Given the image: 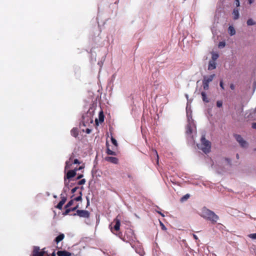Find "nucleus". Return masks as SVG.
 <instances>
[{"instance_id":"f257e3e1","label":"nucleus","mask_w":256,"mask_h":256,"mask_svg":"<svg viewBox=\"0 0 256 256\" xmlns=\"http://www.w3.org/2000/svg\"><path fill=\"white\" fill-rule=\"evenodd\" d=\"M202 216L210 220L213 224L216 223L218 219V216L214 212L207 208L203 209Z\"/></svg>"},{"instance_id":"f03ea898","label":"nucleus","mask_w":256,"mask_h":256,"mask_svg":"<svg viewBox=\"0 0 256 256\" xmlns=\"http://www.w3.org/2000/svg\"><path fill=\"white\" fill-rule=\"evenodd\" d=\"M201 144L200 146H198V148L202 150L205 154H208L210 151L211 143L206 140L205 138V135H202L201 138Z\"/></svg>"},{"instance_id":"7ed1b4c3","label":"nucleus","mask_w":256,"mask_h":256,"mask_svg":"<svg viewBox=\"0 0 256 256\" xmlns=\"http://www.w3.org/2000/svg\"><path fill=\"white\" fill-rule=\"evenodd\" d=\"M215 74H212L210 76H204L202 80V86L205 90L209 89V83L212 82L215 77Z\"/></svg>"},{"instance_id":"20e7f679","label":"nucleus","mask_w":256,"mask_h":256,"mask_svg":"<svg viewBox=\"0 0 256 256\" xmlns=\"http://www.w3.org/2000/svg\"><path fill=\"white\" fill-rule=\"evenodd\" d=\"M45 254H46L47 256H49V255L46 253V251H45L44 248L40 251V248L38 246H34L32 256H44Z\"/></svg>"},{"instance_id":"39448f33","label":"nucleus","mask_w":256,"mask_h":256,"mask_svg":"<svg viewBox=\"0 0 256 256\" xmlns=\"http://www.w3.org/2000/svg\"><path fill=\"white\" fill-rule=\"evenodd\" d=\"M74 216H78L80 218H89L90 217V212L86 210H78L76 212L72 214Z\"/></svg>"},{"instance_id":"423d86ee","label":"nucleus","mask_w":256,"mask_h":256,"mask_svg":"<svg viewBox=\"0 0 256 256\" xmlns=\"http://www.w3.org/2000/svg\"><path fill=\"white\" fill-rule=\"evenodd\" d=\"M234 137L242 147L246 148L248 146V142L242 138L240 135L235 134H234Z\"/></svg>"},{"instance_id":"0eeeda50","label":"nucleus","mask_w":256,"mask_h":256,"mask_svg":"<svg viewBox=\"0 0 256 256\" xmlns=\"http://www.w3.org/2000/svg\"><path fill=\"white\" fill-rule=\"evenodd\" d=\"M113 223H114V225L113 228H110V230L112 232L114 233V230L118 231L120 230V218H118V216H116V218L114 219L113 222L111 224L110 226H112Z\"/></svg>"},{"instance_id":"6e6552de","label":"nucleus","mask_w":256,"mask_h":256,"mask_svg":"<svg viewBox=\"0 0 256 256\" xmlns=\"http://www.w3.org/2000/svg\"><path fill=\"white\" fill-rule=\"evenodd\" d=\"M92 122H93V120L91 118H90L89 116H88V114H86V116H82V122L84 126H86L89 123H92Z\"/></svg>"},{"instance_id":"1a4fd4ad","label":"nucleus","mask_w":256,"mask_h":256,"mask_svg":"<svg viewBox=\"0 0 256 256\" xmlns=\"http://www.w3.org/2000/svg\"><path fill=\"white\" fill-rule=\"evenodd\" d=\"M74 154H72L69 158V160L66 162V166L64 167L65 171L71 168V166L72 164V160H73V158H74Z\"/></svg>"},{"instance_id":"9d476101","label":"nucleus","mask_w":256,"mask_h":256,"mask_svg":"<svg viewBox=\"0 0 256 256\" xmlns=\"http://www.w3.org/2000/svg\"><path fill=\"white\" fill-rule=\"evenodd\" d=\"M76 174V170H69L67 172V174L66 176H64V177L67 178L68 180H70V178L75 176Z\"/></svg>"},{"instance_id":"9b49d317","label":"nucleus","mask_w":256,"mask_h":256,"mask_svg":"<svg viewBox=\"0 0 256 256\" xmlns=\"http://www.w3.org/2000/svg\"><path fill=\"white\" fill-rule=\"evenodd\" d=\"M192 122H188V124H187L186 127V134L187 135H191L192 133Z\"/></svg>"},{"instance_id":"f8f14e48","label":"nucleus","mask_w":256,"mask_h":256,"mask_svg":"<svg viewBox=\"0 0 256 256\" xmlns=\"http://www.w3.org/2000/svg\"><path fill=\"white\" fill-rule=\"evenodd\" d=\"M105 160L114 164H117L118 162V158L116 157L106 156L105 158Z\"/></svg>"},{"instance_id":"ddd939ff","label":"nucleus","mask_w":256,"mask_h":256,"mask_svg":"<svg viewBox=\"0 0 256 256\" xmlns=\"http://www.w3.org/2000/svg\"><path fill=\"white\" fill-rule=\"evenodd\" d=\"M216 68V62L214 60H210L208 66V70H214Z\"/></svg>"},{"instance_id":"4468645a","label":"nucleus","mask_w":256,"mask_h":256,"mask_svg":"<svg viewBox=\"0 0 256 256\" xmlns=\"http://www.w3.org/2000/svg\"><path fill=\"white\" fill-rule=\"evenodd\" d=\"M58 256H70L71 254L67 251H58L57 252Z\"/></svg>"},{"instance_id":"2eb2a0df","label":"nucleus","mask_w":256,"mask_h":256,"mask_svg":"<svg viewBox=\"0 0 256 256\" xmlns=\"http://www.w3.org/2000/svg\"><path fill=\"white\" fill-rule=\"evenodd\" d=\"M233 18L234 20L239 18V12L238 9L234 8L232 12Z\"/></svg>"},{"instance_id":"dca6fc26","label":"nucleus","mask_w":256,"mask_h":256,"mask_svg":"<svg viewBox=\"0 0 256 256\" xmlns=\"http://www.w3.org/2000/svg\"><path fill=\"white\" fill-rule=\"evenodd\" d=\"M64 238V235L63 234H61L58 235L54 240V241L56 244H58L59 242L62 241Z\"/></svg>"},{"instance_id":"f3484780","label":"nucleus","mask_w":256,"mask_h":256,"mask_svg":"<svg viewBox=\"0 0 256 256\" xmlns=\"http://www.w3.org/2000/svg\"><path fill=\"white\" fill-rule=\"evenodd\" d=\"M71 134L76 138L78 134V132L77 128H74L70 131Z\"/></svg>"},{"instance_id":"a211bd4d","label":"nucleus","mask_w":256,"mask_h":256,"mask_svg":"<svg viewBox=\"0 0 256 256\" xmlns=\"http://www.w3.org/2000/svg\"><path fill=\"white\" fill-rule=\"evenodd\" d=\"M228 32L229 34L232 36L236 34V30L232 26H230L228 28Z\"/></svg>"},{"instance_id":"6ab92c4d","label":"nucleus","mask_w":256,"mask_h":256,"mask_svg":"<svg viewBox=\"0 0 256 256\" xmlns=\"http://www.w3.org/2000/svg\"><path fill=\"white\" fill-rule=\"evenodd\" d=\"M106 146H107V148H106V153L108 154V155H112V156H116V152L110 150L108 146V142H106Z\"/></svg>"},{"instance_id":"aec40b11","label":"nucleus","mask_w":256,"mask_h":256,"mask_svg":"<svg viewBox=\"0 0 256 256\" xmlns=\"http://www.w3.org/2000/svg\"><path fill=\"white\" fill-rule=\"evenodd\" d=\"M201 95H202V100L204 102H209V100H208V98H207L206 94L205 92H201Z\"/></svg>"},{"instance_id":"412c9836","label":"nucleus","mask_w":256,"mask_h":256,"mask_svg":"<svg viewBox=\"0 0 256 256\" xmlns=\"http://www.w3.org/2000/svg\"><path fill=\"white\" fill-rule=\"evenodd\" d=\"M80 196L73 198L74 200L75 201H80L82 200V192L80 190L79 192Z\"/></svg>"},{"instance_id":"4be33fe9","label":"nucleus","mask_w":256,"mask_h":256,"mask_svg":"<svg viewBox=\"0 0 256 256\" xmlns=\"http://www.w3.org/2000/svg\"><path fill=\"white\" fill-rule=\"evenodd\" d=\"M152 154L154 156H156L157 162H158V154L157 152V151L156 150L152 149Z\"/></svg>"},{"instance_id":"5701e85b","label":"nucleus","mask_w":256,"mask_h":256,"mask_svg":"<svg viewBox=\"0 0 256 256\" xmlns=\"http://www.w3.org/2000/svg\"><path fill=\"white\" fill-rule=\"evenodd\" d=\"M246 23L248 26H252V25H254L256 24V22L252 18L248 19L247 20Z\"/></svg>"},{"instance_id":"b1692460","label":"nucleus","mask_w":256,"mask_h":256,"mask_svg":"<svg viewBox=\"0 0 256 256\" xmlns=\"http://www.w3.org/2000/svg\"><path fill=\"white\" fill-rule=\"evenodd\" d=\"M64 203L63 202V201H60L59 203L56 206V208L59 210H62V206Z\"/></svg>"},{"instance_id":"393cba45","label":"nucleus","mask_w":256,"mask_h":256,"mask_svg":"<svg viewBox=\"0 0 256 256\" xmlns=\"http://www.w3.org/2000/svg\"><path fill=\"white\" fill-rule=\"evenodd\" d=\"M99 120L100 122H104V116L103 114L102 111H101L99 114Z\"/></svg>"},{"instance_id":"a878e982","label":"nucleus","mask_w":256,"mask_h":256,"mask_svg":"<svg viewBox=\"0 0 256 256\" xmlns=\"http://www.w3.org/2000/svg\"><path fill=\"white\" fill-rule=\"evenodd\" d=\"M218 56H219L218 54H212V60H214L215 62V60L218 58Z\"/></svg>"},{"instance_id":"bb28decb","label":"nucleus","mask_w":256,"mask_h":256,"mask_svg":"<svg viewBox=\"0 0 256 256\" xmlns=\"http://www.w3.org/2000/svg\"><path fill=\"white\" fill-rule=\"evenodd\" d=\"M190 198V195L188 194H186L184 196L180 199L181 202H184L188 200Z\"/></svg>"},{"instance_id":"cd10ccee","label":"nucleus","mask_w":256,"mask_h":256,"mask_svg":"<svg viewBox=\"0 0 256 256\" xmlns=\"http://www.w3.org/2000/svg\"><path fill=\"white\" fill-rule=\"evenodd\" d=\"M74 200H70V202H68L66 205L65 206V208H68L69 207H70L71 206H72L73 204V203H74Z\"/></svg>"},{"instance_id":"c85d7f7f","label":"nucleus","mask_w":256,"mask_h":256,"mask_svg":"<svg viewBox=\"0 0 256 256\" xmlns=\"http://www.w3.org/2000/svg\"><path fill=\"white\" fill-rule=\"evenodd\" d=\"M226 46V42H220L218 44V48H222Z\"/></svg>"},{"instance_id":"c756f323","label":"nucleus","mask_w":256,"mask_h":256,"mask_svg":"<svg viewBox=\"0 0 256 256\" xmlns=\"http://www.w3.org/2000/svg\"><path fill=\"white\" fill-rule=\"evenodd\" d=\"M112 142L113 144L114 145L116 146H117L118 143L115 138H114L113 137H112L111 138Z\"/></svg>"},{"instance_id":"7c9ffc66","label":"nucleus","mask_w":256,"mask_h":256,"mask_svg":"<svg viewBox=\"0 0 256 256\" xmlns=\"http://www.w3.org/2000/svg\"><path fill=\"white\" fill-rule=\"evenodd\" d=\"M248 237L252 239H256V233L250 234Z\"/></svg>"},{"instance_id":"2f4dec72","label":"nucleus","mask_w":256,"mask_h":256,"mask_svg":"<svg viewBox=\"0 0 256 256\" xmlns=\"http://www.w3.org/2000/svg\"><path fill=\"white\" fill-rule=\"evenodd\" d=\"M222 100H218L216 102V106L218 108L222 107Z\"/></svg>"},{"instance_id":"473e14b6","label":"nucleus","mask_w":256,"mask_h":256,"mask_svg":"<svg viewBox=\"0 0 256 256\" xmlns=\"http://www.w3.org/2000/svg\"><path fill=\"white\" fill-rule=\"evenodd\" d=\"M70 212V208H66L65 212L63 213L64 215H67L69 214V212Z\"/></svg>"},{"instance_id":"72a5a7b5","label":"nucleus","mask_w":256,"mask_h":256,"mask_svg":"<svg viewBox=\"0 0 256 256\" xmlns=\"http://www.w3.org/2000/svg\"><path fill=\"white\" fill-rule=\"evenodd\" d=\"M85 183H86V180L82 179L78 182V185H82V184H84Z\"/></svg>"},{"instance_id":"f704fd0d","label":"nucleus","mask_w":256,"mask_h":256,"mask_svg":"<svg viewBox=\"0 0 256 256\" xmlns=\"http://www.w3.org/2000/svg\"><path fill=\"white\" fill-rule=\"evenodd\" d=\"M72 164H80V162L78 159H73L72 160Z\"/></svg>"},{"instance_id":"c9c22d12","label":"nucleus","mask_w":256,"mask_h":256,"mask_svg":"<svg viewBox=\"0 0 256 256\" xmlns=\"http://www.w3.org/2000/svg\"><path fill=\"white\" fill-rule=\"evenodd\" d=\"M84 164H83L82 166H80V167L78 168H74V170H76V172L78 170H82L84 169Z\"/></svg>"},{"instance_id":"e433bc0d","label":"nucleus","mask_w":256,"mask_h":256,"mask_svg":"<svg viewBox=\"0 0 256 256\" xmlns=\"http://www.w3.org/2000/svg\"><path fill=\"white\" fill-rule=\"evenodd\" d=\"M66 200V198L64 196H62V194H61V201H63L64 203H65Z\"/></svg>"},{"instance_id":"4c0bfd02","label":"nucleus","mask_w":256,"mask_h":256,"mask_svg":"<svg viewBox=\"0 0 256 256\" xmlns=\"http://www.w3.org/2000/svg\"><path fill=\"white\" fill-rule=\"evenodd\" d=\"M67 178L64 177V185L66 186H68L69 184V182L67 181Z\"/></svg>"},{"instance_id":"58836bf2","label":"nucleus","mask_w":256,"mask_h":256,"mask_svg":"<svg viewBox=\"0 0 256 256\" xmlns=\"http://www.w3.org/2000/svg\"><path fill=\"white\" fill-rule=\"evenodd\" d=\"M78 189H79V187L78 186H76V187L73 188L72 190V194L74 193L77 190H78Z\"/></svg>"},{"instance_id":"ea45409f","label":"nucleus","mask_w":256,"mask_h":256,"mask_svg":"<svg viewBox=\"0 0 256 256\" xmlns=\"http://www.w3.org/2000/svg\"><path fill=\"white\" fill-rule=\"evenodd\" d=\"M234 4L236 6V7H238L240 6V1L239 0H235L234 1Z\"/></svg>"},{"instance_id":"a19ab883","label":"nucleus","mask_w":256,"mask_h":256,"mask_svg":"<svg viewBox=\"0 0 256 256\" xmlns=\"http://www.w3.org/2000/svg\"><path fill=\"white\" fill-rule=\"evenodd\" d=\"M86 198V208H88L90 204V202L89 198L88 196Z\"/></svg>"},{"instance_id":"79ce46f5","label":"nucleus","mask_w":256,"mask_h":256,"mask_svg":"<svg viewBox=\"0 0 256 256\" xmlns=\"http://www.w3.org/2000/svg\"><path fill=\"white\" fill-rule=\"evenodd\" d=\"M220 88H221L222 90H224V83H223L222 80H220Z\"/></svg>"},{"instance_id":"37998d69","label":"nucleus","mask_w":256,"mask_h":256,"mask_svg":"<svg viewBox=\"0 0 256 256\" xmlns=\"http://www.w3.org/2000/svg\"><path fill=\"white\" fill-rule=\"evenodd\" d=\"M83 176H84L82 174H78V176L76 178V180H80V179L82 178Z\"/></svg>"},{"instance_id":"c03bdc74","label":"nucleus","mask_w":256,"mask_h":256,"mask_svg":"<svg viewBox=\"0 0 256 256\" xmlns=\"http://www.w3.org/2000/svg\"><path fill=\"white\" fill-rule=\"evenodd\" d=\"M252 128H254V129H256V122H254L252 124Z\"/></svg>"},{"instance_id":"a18cd8bd","label":"nucleus","mask_w":256,"mask_h":256,"mask_svg":"<svg viewBox=\"0 0 256 256\" xmlns=\"http://www.w3.org/2000/svg\"><path fill=\"white\" fill-rule=\"evenodd\" d=\"M234 84H232L230 85V88L232 90H234Z\"/></svg>"},{"instance_id":"49530a36","label":"nucleus","mask_w":256,"mask_h":256,"mask_svg":"<svg viewBox=\"0 0 256 256\" xmlns=\"http://www.w3.org/2000/svg\"><path fill=\"white\" fill-rule=\"evenodd\" d=\"M160 226H162V229L166 230V228L165 226H164V224L162 222H160Z\"/></svg>"},{"instance_id":"de8ad7c7","label":"nucleus","mask_w":256,"mask_h":256,"mask_svg":"<svg viewBox=\"0 0 256 256\" xmlns=\"http://www.w3.org/2000/svg\"><path fill=\"white\" fill-rule=\"evenodd\" d=\"M192 236H193V238L196 240H198V237L195 234H192Z\"/></svg>"},{"instance_id":"09e8293b","label":"nucleus","mask_w":256,"mask_h":256,"mask_svg":"<svg viewBox=\"0 0 256 256\" xmlns=\"http://www.w3.org/2000/svg\"><path fill=\"white\" fill-rule=\"evenodd\" d=\"M90 132H91V130L88 128L86 129V132L87 134H90Z\"/></svg>"},{"instance_id":"8fccbe9b","label":"nucleus","mask_w":256,"mask_h":256,"mask_svg":"<svg viewBox=\"0 0 256 256\" xmlns=\"http://www.w3.org/2000/svg\"><path fill=\"white\" fill-rule=\"evenodd\" d=\"M70 212L72 211H74L76 210V208H75L74 207L72 208H70Z\"/></svg>"},{"instance_id":"3c124183","label":"nucleus","mask_w":256,"mask_h":256,"mask_svg":"<svg viewBox=\"0 0 256 256\" xmlns=\"http://www.w3.org/2000/svg\"><path fill=\"white\" fill-rule=\"evenodd\" d=\"M249 4H252L254 2V0H248Z\"/></svg>"},{"instance_id":"603ef678","label":"nucleus","mask_w":256,"mask_h":256,"mask_svg":"<svg viewBox=\"0 0 256 256\" xmlns=\"http://www.w3.org/2000/svg\"><path fill=\"white\" fill-rule=\"evenodd\" d=\"M158 213L160 214L162 216H163V217L164 216V215L163 214H162L161 212H158Z\"/></svg>"},{"instance_id":"864d4df0","label":"nucleus","mask_w":256,"mask_h":256,"mask_svg":"<svg viewBox=\"0 0 256 256\" xmlns=\"http://www.w3.org/2000/svg\"><path fill=\"white\" fill-rule=\"evenodd\" d=\"M79 207L78 204H77L76 206H74L75 208H76V210L78 209Z\"/></svg>"},{"instance_id":"5fc2aeb1","label":"nucleus","mask_w":256,"mask_h":256,"mask_svg":"<svg viewBox=\"0 0 256 256\" xmlns=\"http://www.w3.org/2000/svg\"><path fill=\"white\" fill-rule=\"evenodd\" d=\"M128 177L130 178H132V176L130 174H128Z\"/></svg>"},{"instance_id":"6e6d98bb","label":"nucleus","mask_w":256,"mask_h":256,"mask_svg":"<svg viewBox=\"0 0 256 256\" xmlns=\"http://www.w3.org/2000/svg\"><path fill=\"white\" fill-rule=\"evenodd\" d=\"M52 256H56V254L54 252L52 254Z\"/></svg>"},{"instance_id":"4d7b16f0","label":"nucleus","mask_w":256,"mask_h":256,"mask_svg":"<svg viewBox=\"0 0 256 256\" xmlns=\"http://www.w3.org/2000/svg\"><path fill=\"white\" fill-rule=\"evenodd\" d=\"M236 157H237L238 158V154H236Z\"/></svg>"},{"instance_id":"13d9d810","label":"nucleus","mask_w":256,"mask_h":256,"mask_svg":"<svg viewBox=\"0 0 256 256\" xmlns=\"http://www.w3.org/2000/svg\"><path fill=\"white\" fill-rule=\"evenodd\" d=\"M81 189L82 190L83 189V186H82L81 187Z\"/></svg>"},{"instance_id":"bf43d9fd","label":"nucleus","mask_w":256,"mask_h":256,"mask_svg":"<svg viewBox=\"0 0 256 256\" xmlns=\"http://www.w3.org/2000/svg\"><path fill=\"white\" fill-rule=\"evenodd\" d=\"M255 110H256V108H255Z\"/></svg>"},{"instance_id":"052dcab7","label":"nucleus","mask_w":256,"mask_h":256,"mask_svg":"<svg viewBox=\"0 0 256 256\" xmlns=\"http://www.w3.org/2000/svg\"><path fill=\"white\" fill-rule=\"evenodd\" d=\"M256 150V148H255V150Z\"/></svg>"}]
</instances>
